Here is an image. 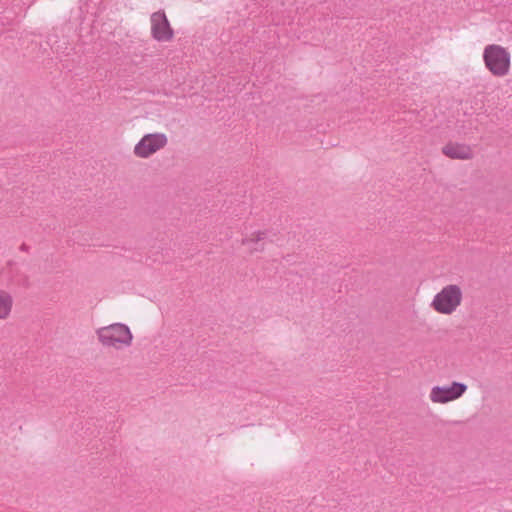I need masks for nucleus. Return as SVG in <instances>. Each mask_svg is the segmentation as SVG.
Returning a JSON list of instances; mask_svg holds the SVG:
<instances>
[{
  "instance_id": "nucleus-2",
  "label": "nucleus",
  "mask_w": 512,
  "mask_h": 512,
  "mask_svg": "<svg viewBox=\"0 0 512 512\" xmlns=\"http://www.w3.org/2000/svg\"><path fill=\"white\" fill-rule=\"evenodd\" d=\"M463 300V288L459 284H447L434 295L430 307L438 314L452 315L460 308Z\"/></svg>"
},
{
  "instance_id": "nucleus-7",
  "label": "nucleus",
  "mask_w": 512,
  "mask_h": 512,
  "mask_svg": "<svg viewBox=\"0 0 512 512\" xmlns=\"http://www.w3.org/2000/svg\"><path fill=\"white\" fill-rule=\"evenodd\" d=\"M442 154L453 160H471L474 150L466 143L450 141L441 148Z\"/></svg>"
},
{
  "instance_id": "nucleus-5",
  "label": "nucleus",
  "mask_w": 512,
  "mask_h": 512,
  "mask_svg": "<svg viewBox=\"0 0 512 512\" xmlns=\"http://www.w3.org/2000/svg\"><path fill=\"white\" fill-rule=\"evenodd\" d=\"M468 386L461 382H452L449 385L433 386L429 393V399L434 404H447L461 398Z\"/></svg>"
},
{
  "instance_id": "nucleus-4",
  "label": "nucleus",
  "mask_w": 512,
  "mask_h": 512,
  "mask_svg": "<svg viewBox=\"0 0 512 512\" xmlns=\"http://www.w3.org/2000/svg\"><path fill=\"white\" fill-rule=\"evenodd\" d=\"M168 145V137L165 133H147L135 144L133 154L139 159H149Z\"/></svg>"
},
{
  "instance_id": "nucleus-1",
  "label": "nucleus",
  "mask_w": 512,
  "mask_h": 512,
  "mask_svg": "<svg viewBox=\"0 0 512 512\" xmlns=\"http://www.w3.org/2000/svg\"><path fill=\"white\" fill-rule=\"evenodd\" d=\"M95 333L98 342L105 348L123 350L132 345L133 334L130 328L123 323H113L100 327Z\"/></svg>"
},
{
  "instance_id": "nucleus-8",
  "label": "nucleus",
  "mask_w": 512,
  "mask_h": 512,
  "mask_svg": "<svg viewBox=\"0 0 512 512\" xmlns=\"http://www.w3.org/2000/svg\"><path fill=\"white\" fill-rule=\"evenodd\" d=\"M266 238L265 231H254L248 235H246L242 239V245L248 247L251 251H259L262 250L263 247L260 244Z\"/></svg>"
},
{
  "instance_id": "nucleus-9",
  "label": "nucleus",
  "mask_w": 512,
  "mask_h": 512,
  "mask_svg": "<svg viewBox=\"0 0 512 512\" xmlns=\"http://www.w3.org/2000/svg\"><path fill=\"white\" fill-rule=\"evenodd\" d=\"M13 307V298L5 290H0V320L9 318Z\"/></svg>"
},
{
  "instance_id": "nucleus-6",
  "label": "nucleus",
  "mask_w": 512,
  "mask_h": 512,
  "mask_svg": "<svg viewBox=\"0 0 512 512\" xmlns=\"http://www.w3.org/2000/svg\"><path fill=\"white\" fill-rule=\"evenodd\" d=\"M151 36L157 42H170L174 38V30L163 10L150 16Z\"/></svg>"
},
{
  "instance_id": "nucleus-3",
  "label": "nucleus",
  "mask_w": 512,
  "mask_h": 512,
  "mask_svg": "<svg viewBox=\"0 0 512 512\" xmlns=\"http://www.w3.org/2000/svg\"><path fill=\"white\" fill-rule=\"evenodd\" d=\"M486 69L495 77H505L511 69V54L499 44H489L483 50Z\"/></svg>"
}]
</instances>
